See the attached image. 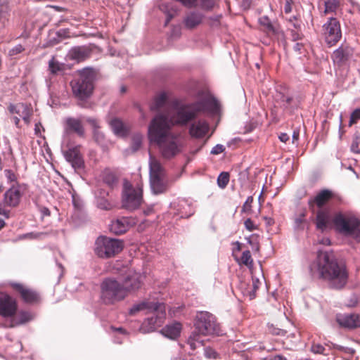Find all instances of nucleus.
<instances>
[{
	"label": "nucleus",
	"instance_id": "1",
	"mask_svg": "<svg viewBox=\"0 0 360 360\" xmlns=\"http://www.w3.org/2000/svg\"><path fill=\"white\" fill-rule=\"evenodd\" d=\"M148 139L155 144L165 159H171L181 152V144L177 134L171 131L168 118L159 115L148 127Z\"/></svg>",
	"mask_w": 360,
	"mask_h": 360
},
{
	"label": "nucleus",
	"instance_id": "2",
	"mask_svg": "<svg viewBox=\"0 0 360 360\" xmlns=\"http://www.w3.org/2000/svg\"><path fill=\"white\" fill-rule=\"evenodd\" d=\"M313 214L316 228L321 232L330 229L333 224L340 233L360 240V220L354 215L339 212L333 218L330 209H317Z\"/></svg>",
	"mask_w": 360,
	"mask_h": 360
},
{
	"label": "nucleus",
	"instance_id": "3",
	"mask_svg": "<svg viewBox=\"0 0 360 360\" xmlns=\"http://www.w3.org/2000/svg\"><path fill=\"white\" fill-rule=\"evenodd\" d=\"M317 267L320 277L328 281L331 288L340 290L346 285L348 276L345 267L338 263L333 252H319Z\"/></svg>",
	"mask_w": 360,
	"mask_h": 360
},
{
	"label": "nucleus",
	"instance_id": "4",
	"mask_svg": "<svg viewBox=\"0 0 360 360\" xmlns=\"http://www.w3.org/2000/svg\"><path fill=\"white\" fill-rule=\"evenodd\" d=\"M194 326L195 330L187 340V344L193 351L204 345L205 337L219 335L221 333L216 317L208 311L197 313Z\"/></svg>",
	"mask_w": 360,
	"mask_h": 360
},
{
	"label": "nucleus",
	"instance_id": "5",
	"mask_svg": "<svg viewBox=\"0 0 360 360\" xmlns=\"http://www.w3.org/2000/svg\"><path fill=\"white\" fill-rule=\"evenodd\" d=\"M217 108V103L214 99H202L188 104H180L176 105L170 116L169 123L185 126L190 122L194 120L198 113L206 110H215Z\"/></svg>",
	"mask_w": 360,
	"mask_h": 360
},
{
	"label": "nucleus",
	"instance_id": "6",
	"mask_svg": "<svg viewBox=\"0 0 360 360\" xmlns=\"http://www.w3.org/2000/svg\"><path fill=\"white\" fill-rule=\"evenodd\" d=\"M0 316L8 321V327L26 323L34 318L29 311H18L17 302L9 294H0Z\"/></svg>",
	"mask_w": 360,
	"mask_h": 360
},
{
	"label": "nucleus",
	"instance_id": "7",
	"mask_svg": "<svg viewBox=\"0 0 360 360\" xmlns=\"http://www.w3.org/2000/svg\"><path fill=\"white\" fill-rule=\"evenodd\" d=\"M74 96L80 101L89 98L94 90V74L89 70H83L71 83Z\"/></svg>",
	"mask_w": 360,
	"mask_h": 360
},
{
	"label": "nucleus",
	"instance_id": "8",
	"mask_svg": "<svg viewBox=\"0 0 360 360\" xmlns=\"http://www.w3.org/2000/svg\"><path fill=\"white\" fill-rule=\"evenodd\" d=\"M123 247L121 240L100 236L96 241L95 252L101 258H110L120 253Z\"/></svg>",
	"mask_w": 360,
	"mask_h": 360
},
{
	"label": "nucleus",
	"instance_id": "9",
	"mask_svg": "<svg viewBox=\"0 0 360 360\" xmlns=\"http://www.w3.org/2000/svg\"><path fill=\"white\" fill-rule=\"evenodd\" d=\"M142 195L141 187L134 188L129 182H124L122 191L123 207L130 210L138 208L142 202Z\"/></svg>",
	"mask_w": 360,
	"mask_h": 360
},
{
	"label": "nucleus",
	"instance_id": "10",
	"mask_svg": "<svg viewBox=\"0 0 360 360\" xmlns=\"http://www.w3.org/2000/svg\"><path fill=\"white\" fill-rule=\"evenodd\" d=\"M323 34L325 41L328 46L335 45L342 37L339 20L333 17L329 18L323 25Z\"/></svg>",
	"mask_w": 360,
	"mask_h": 360
},
{
	"label": "nucleus",
	"instance_id": "11",
	"mask_svg": "<svg viewBox=\"0 0 360 360\" xmlns=\"http://www.w3.org/2000/svg\"><path fill=\"white\" fill-rule=\"evenodd\" d=\"M153 313H155V316L146 319L140 327V330L143 333L153 332L158 327L162 325L166 317L165 304L160 303V309L154 310Z\"/></svg>",
	"mask_w": 360,
	"mask_h": 360
},
{
	"label": "nucleus",
	"instance_id": "12",
	"mask_svg": "<svg viewBox=\"0 0 360 360\" xmlns=\"http://www.w3.org/2000/svg\"><path fill=\"white\" fill-rule=\"evenodd\" d=\"M333 196L332 191L328 189L321 191L315 197L309 200L308 205L310 211L312 213H315L317 209H328L324 206Z\"/></svg>",
	"mask_w": 360,
	"mask_h": 360
},
{
	"label": "nucleus",
	"instance_id": "13",
	"mask_svg": "<svg viewBox=\"0 0 360 360\" xmlns=\"http://www.w3.org/2000/svg\"><path fill=\"white\" fill-rule=\"evenodd\" d=\"M335 320L344 328L354 329L360 327V315L357 314H338Z\"/></svg>",
	"mask_w": 360,
	"mask_h": 360
},
{
	"label": "nucleus",
	"instance_id": "14",
	"mask_svg": "<svg viewBox=\"0 0 360 360\" xmlns=\"http://www.w3.org/2000/svg\"><path fill=\"white\" fill-rule=\"evenodd\" d=\"M8 109L11 114L18 115L26 124H30V117L32 115V108L30 105L23 103H18L10 104Z\"/></svg>",
	"mask_w": 360,
	"mask_h": 360
},
{
	"label": "nucleus",
	"instance_id": "15",
	"mask_svg": "<svg viewBox=\"0 0 360 360\" xmlns=\"http://www.w3.org/2000/svg\"><path fill=\"white\" fill-rule=\"evenodd\" d=\"M150 185L153 193L159 195L165 193L169 190L170 182L167 176H155L150 178Z\"/></svg>",
	"mask_w": 360,
	"mask_h": 360
},
{
	"label": "nucleus",
	"instance_id": "16",
	"mask_svg": "<svg viewBox=\"0 0 360 360\" xmlns=\"http://www.w3.org/2000/svg\"><path fill=\"white\" fill-rule=\"evenodd\" d=\"M64 130L67 134L75 133L80 137H83L85 134L82 120L72 117L65 119Z\"/></svg>",
	"mask_w": 360,
	"mask_h": 360
},
{
	"label": "nucleus",
	"instance_id": "17",
	"mask_svg": "<svg viewBox=\"0 0 360 360\" xmlns=\"http://www.w3.org/2000/svg\"><path fill=\"white\" fill-rule=\"evenodd\" d=\"M79 146L70 148L65 153V158L75 169H82L84 167V160L80 153Z\"/></svg>",
	"mask_w": 360,
	"mask_h": 360
},
{
	"label": "nucleus",
	"instance_id": "18",
	"mask_svg": "<svg viewBox=\"0 0 360 360\" xmlns=\"http://www.w3.org/2000/svg\"><path fill=\"white\" fill-rule=\"evenodd\" d=\"M22 197L20 188L18 186H13L4 194V203L9 207H16Z\"/></svg>",
	"mask_w": 360,
	"mask_h": 360
},
{
	"label": "nucleus",
	"instance_id": "19",
	"mask_svg": "<svg viewBox=\"0 0 360 360\" xmlns=\"http://www.w3.org/2000/svg\"><path fill=\"white\" fill-rule=\"evenodd\" d=\"M352 49L347 45H342L332 55L333 60L338 65H342L348 60L352 55Z\"/></svg>",
	"mask_w": 360,
	"mask_h": 360
},
{
	"label": "nucleus",
	"instance_id": "20",
	"mask_svg": "<svg viewBox=\"0 0 360 360\" xmlns=\"http://www.w3.org/2000/svg\"><path fill=\"white\" fill-rule=\"evenodd\" d=\"M209 128V124L206 121L198 120L191 124L189 134L191 137L201 139L208 132Z\"/></svg>",
	"mask_w": 360,
	"mask_h": 360
},
{
	"label": "nucleus",
	"instance_id": "21",
	"mask_svg": "<svg viewBox=\"0 0 360 360\" xmlns=\"http://www.w3.org/2000/svg\"><path fill=\"white\" fill-rule=\"evenodd\" d=\"M160 302L142 301L134 304L129 310V314L134 315L136 313L143 311L146 314L153 312L154 310L160 309Z\"/></svg>",
	"mask_w": 360,
	"mask_h": 360
},
{
	"label": "nucleus",
	"instance_id": "22",
	"mask_svg": "<svg viewBox=\"0 0 360 360\" xmlns=\"http://www.w3.org/2000/svg\"><path fill=\"white\" fill-rule=\"evenodd\" d=\"M276 100L285 110L292 111L294 108L297 106V101L292 95L288 92L278 91L276 95Z\"/></svg>",
	"mask_w": 360,
	"mask_h": 360
},
{
	"label": "nucleus",
	"instance_id": "23",
	"mask_svg": "<svg viewBox=\"0 0 360 360\" xmlns=\"http://www.w3.org/2000/svg\"><path fill=\"white\" fill-rule=\"evenodd\" d=\"M181 328V324L179 322L174 321L166 325L160 333L169 339L176 340L180 336Z\"/></svg>",
	"mask_w": 360,
	"mask_h": 360
},
{
	"label": "nucleus",
	"instance_id": "24",
	"mask_svg": "<svg viewBox=\"0 0 360 360\" xmlns=\"http://www.w3.org/2000/svg\"><path fill=\"white\" fill-rule=\"evenodd\" d=\"M204 15L196 11L189 12L184 18V23L188 29H193L198 26L202 22Z\"/></svg>",
	"mask_w": 360,
	"mask_h": 360
},
{
	"label": "nucleus",
	"instance_id": "25",
	"mask_svg": "<svg viewBox=\"0 0 360 360\" xmlns=\"http://www.w3.org/2000/svg\"><path fill=\"white\" fill-rule=\"evenodd\" d=\"M150 178L158 176H167L166 171L159 160L150 155L149 159Z\"/></svg>",
	"mask_w": 360,
	"mask_h": 360
},
{
	"label": "nucleus",
	"instance_id": "26",
	"mask_svg": "<svg viewBox=\"0 0 360 360\" xmlns=\"http://www.w3.org/2000/svg\"><path fill=\"white\" fill-rule=\"evenodd\" d=\"M129 227V219L126 217L119 218L112 221L110 230L116 235H121L127 232Z\"/></svg>",
	"mask_w": 360,
	"mask_h": 360
},
{
	"label": "nucleus",
	"instance_id": "27",
	"mask_svg": "<svg viewBox=\"0 0 360 360\" xmlns=\"http://www.w3.org/2000/svg\"><path fill=\"white\" fill-rule=\"evenodd\" d=\"M69 54L71 59L80 62L90 57L91 50L86 46H77L72 48Z\"/></svg>",
	"mask_w": 360,
	"mask_h": 360
},
{
	"label": "nucleus",
	"instance_id": "28",
	"mask_svg": "<svg viewBox=\"0 0 360 360\" xmlns=\"http://www.w3.org/2000/svg\"><path fill=\"white\" fill-rule=\"evenodd\" d=\"M141 285V282L139 277L136 275H134L125 279V281L122 284V290L126 292L136 291L140 289Z\"/></svg>",
	"mask_w": 360,
	"mask_h": 360
},
{
	"label": "nucleus",
	"instance_id": "29",
	"mask_svg": "<svg viewBox=\"0 0 360 360\" xmlns=\"http://www.w3.org/2000/svg\"><path fill=\"white\" fill-rule=\"evenodd\" d=\"M101 289L106 292H119L122 290V286L114 278H106L101 284Z\"/></svg>",
	"mask_w": 360,
	"mask_h": 360
},
{
	"label": "nucleus",
	"instance_id": "30",
	"mask_svg": "<svg viewBox=\"0 0 360 360\" xmlns=\"http://www.w3.org/2000/svg\"><path fill=\"white\" fill-rule=\"evenodd\" d=\"M103 181L111 188H114L118 184V178L110 169H106L102 173Z\"/></svg>",
	"mask_w": 360,
	"mask_h": 360
},
{
	"label": "nucleus",
	"instance_id": "31",
	"mask_svg": "<svg viewBox=\"0 0 360 360\" xmlns=\"http://www.w3.org/2000/svg\"><path fill=\"white\" fill-rule=\"evenodd\" d=\"M166 101L167 96L165 93H160L155 97L153 103L150 105V110L153 111L159 110L165 105Z\"/></svg>",
	"mask_w": 360,
	"mask_h": 360
},
{
	"label": "nucleus",
	"instance_id": "32",
	"mask_svg": "<svg viewBox=\"0 0 360 360\" xmlns=\"http://www.w3.org/2000/svg\"><path fill=\"white\" fill-rule=\"evenodd\" d=\"M49 69L52 74H57L65 70V64L59 63L53 57L49 62Z\"/></svg>",
	"mask_w": 360,
	"mask_h": 360
},
{
	"label": "nucleus",
	"instance_id": "33",
	"mask_svg": "<svg viewBox=\"0 0 360 360\" xmlns=\"http://www.w3.org/2000/svg\"><path fill=\"white\" fill-rule=\"evenodd\" d=\"M110 127L114 131V133L117 135H123L124 134V127L122 122L119 119H113L110 121Z\"/></svg>",
	"mask_w": 360,
	"mask_h": 360
},
{
	"label": "nucleus",
	"instance_id": "34",
	"mask_svg": "<svg viewBox=\"0 0 360 360\" xmlns=\"http://www.w3.org/2000/svg\"><path fill=\"white\" fill-rule=\"evenodd\" d=\"M340 3L338 0H326L324 1L325 9L323 13L325 15L335 12L339 7Z\"/></svg>",
	"mask_w": 360,
	"mask_h": 360
},
{
	"label": "nucleus",
	"instance_id": "35",
	"mask_svg": "<svg viewBox=\"0 0 360 360\" xmlns=\"http://www.w3.org/2000/svg\"><path fill=\"white\" fill-rule=\"evenodd\" d=\"M124 296L123 294H103L102 300L105 303H114L116 301L123 300Z\"/></svg>",
	"mask_w": 360,
	"mask_h": 360
},
{
	"label": "nucleus",
	"instance_id": "36",
	"mask_svg": "<svg viewBox=\"0 0 360 360\" xmlns=\"http://www.w3.org/2000/svg\"><path fill=\"white\" fill-rule=\"evenodd\" d=\"M259 22L262 25L266 27L267 32L271 33L272 32L276 31V27L273 25L268 17L263 16L260 18Z\"/></svg>",
	"mask_w": 360,
	"mask_h": 360
},
{
	"label": "nucleus",
	"instance_id": "37",
	"mask_svg": "<svg viewBox=\"0 0 360 360\" xmlns=\"http://www.w3.org/2000/svg\"><path fill=\"white\" fill-rule=\"evenodd\" d=\"M143 136L141 134H135L132 138L131 149L132 152H136L141 146Z\"/></svg>",
	"mask_w": 360,
	"mask_h": 360
},
{
	"label": "nucleus",
	"instance_id": "38",
	"mask_svg": "<svg viewBox=\"0 0 360 360\" xmlns=\"http://www.w3.org/2000/svg\"><path fill=\"white\" fill-rule=\"evenodd\" d=\"M229 181V174L228 172H221L217 178V184L219 188H224Z\"/></svg>",
	"mask_w": 360,
	"mask_h": 360
},
{
	"label": "nucleus",
	"instance_id": "39",
	"mask_svg": "<svg viewBox=\"0 0 360 360\" xmlns=\"http://www.w3.org/2000/svg\"><path fill=\"white\" fill-rule=\"evenodd\" d=\"M24 302L28 304L37 303L40 298L39 294H21Z\"/></svg>",
	"mask_w": 360,
	"mask_h": 360
},
{
	"label": "nucleus",
	"instance_id": "40",
	"mask_svg": "<svg viewBox=\"0 0 360 360\" xmlns=\"http://www.w3.org/2000/svg\"><path fill=\"white\" fill-rule=\"evenodd\" d=\"M200 1V8H202V10H205V11H210L212 10L216 3H217V0H198Z\"/></svg>",
	"mask_w": 360,
	"mask_h": 360
},
{
	"label": "nucleus",
	"instance_id": "41",
	"mask_svg": "<svg viewBox=\"0 0 360 360\" xmlns=\"http://www.w3.org/2000/svg\"><path fill=\"white\" fill-rule=\"evenodd\" d=\"M240 262L243 264L245 266H252L253 263V260L251 257L250 252L249 250L244 251L242 254Z\"/></svg>",
	"mask_w": 360,
	"mask_h": 360
},
{
	"label": "nucleus",
	"instance_id": "42",
	"mask_svg": "<svg viewBox=\"0 0 360 360\" xmlns=\"http://www.w3.org/2000/svg\"><path fill=\"white\" fill-rule=\"evenodd\" d=\"M351 150L352 152L356 153H360V134L356 133L354 138L351 145Z\"/></svg>",
	"mask_w": 360,
	"mask_h": 360
},
{
	"label": "nucleus",
	"instance_id": "43",
	"mask_svg": "<svg viewBox=\"0 0 360 360\" xmlns=\"http://www.w3.org/2000/svg\"><path fill=\"white\" fill-rule=\"evenodd\" d=\"M13 290L17 292H32V290L21 283H13L11 284Z\"/></svg>",
	"mask_w": 360,
	"mask_h": 360
},
{
	"label": "nucleus",
	"instance_id": "44",
	"mask_svg": "<svg viewBox=\"0 0 360 360\" xmlns=\"http://www.w3.org/2000/svg\"><path fill=\"white\" fill-rule=\"evenodd\" d=\"M253 202V197L249 196L245 203L243 205L242 207V212L246 213V214H251L252 213V203Z\"/></svg>",
	"mask_w": 360,
	"mask_h": 360
},
{
	"label": "nucleus",
	"instance_id": "45",
	"mask_svg": "<svg viewBox=\"0 0 360 360\" xmlns=\"http://www.w3.org/2000/svg\"><path fill=\"white\" fill-rule=\"evenodd\" d=\"M101 199L98 202V206L99 208L103 210H110L112 207L111 204L108 202V200H105L103 198L104 194L101 192L100 193Z\"/></svg>",
	"mask_w": 360,
	"mask_h": 360
},
{
	"label": "nucleus",
	"instance_id": "46",
	"mask_svg": "<svg viewBox=\"0 0 360 360\" xmlns=\"http://www.w3.org/2000/svg\"><path fill=\"white\" fill-rule=\"evenodd\" d=\"M359 120H360V108H357L352 112L349 126L351 127L354 124L356 123Z\"/></svg>",
	"mask_w": 360,
	"mask_h": 360
},
{
	"label": "nucleus",
	"instance_id": "47",
	"mask_svg": "<svg viewBox=\"0 0 360 360\" xmlns=\"http://www.w3.org/2000/svg\"><path fill=\"white\" fill-rule=\"evenodd\" d=\"M204 354L207 359H216L217 353L211 347H207L204 349Z\"/></svg>",
	"mask_w": 360,
	"mask_h": 360
},
{
	"label": "nucleus",
	"instance_id": "48",
	"mask_svg": "<svg viewBox=\"0 0 360 360\" xmlns=\"http://www.w3.org/2000/svg\"><path fill=\"white\" fill-rule=\"evenodd\" d=\"M245 227L250 231L257 229V226L255 225L251 219H247L244 222Z\"/></svg>",
	"mask_w": 360,
	"mask_h": 360
},
{
	"label": "nucleus",
	"instance_id": "49",
	"mask_svg": "<svg viewBox=\"0 0 360 360\" xmlns=\"http://www.w3.org/2000/svg\"><path fill=\"white\" fill-rule=\"evenodd\" d=\"M358 302V297L356 294H352L348 302L345 303V306L349 307H353L356 305Z\"/></svg>",
	"mask_w": 360,
	"mask_h": 360
},
{
	"label": "nucleus",
	"instance_id": "50",
	"mask_svg": "<svg viewBox=\"0 0 360 360\" xmlns=\"http://www.w3.org/2000/svg\"><path fill=\"white\" fill-rule=\"evenodd\" d=\"M224 150L225 148L223 145L217 144L212 149L211 153L213 155H219Z\"/></svg>",
	"mask_w": 360,
	"mask_h": 360
},
{
	"label": "nucleus",
	"instance_id": "51",
	"mask_svg": "<svg viewBox=\"0 0 360 360\" xmlns=\"http://www.w3.org/2000/svg\"><path fill=\"white\" fill-rule=\"evenodd\" d=\"M311 351L316 354H324L325 348L319 344L314 345L311 347Z\"/></svg>",
	"mask_w": 360,
	"mask_h": 360
},
{
	"label": "nucleus",
	"instance_id": "52",
	"mask_svg": "<svg viewBox=\"0 0 360 360\" xmlns=\"http://www.w3.org/2000/svg\"><path fill=\"white\" fill-rule=\"evenodd\" d=\"M290 35L293 41L299 40L302 37V34L296 30H290Z\"/></svg>",
	"mask_w": 360,
	"mask_h": 360
},
{
	"label": "nucleus",
	"instance_id": "53",
	"mask_svg": "<svg viewBox=\"0 0 360 360\" xmlns=\"http://www.w3.org/2000/svg\"><path fill=\"white\" fill-rule=\"evenodd\" d=\"M86 122H88L89 124H91V126L94 128V129H97L98 128V121L96 119L94 118V117H86L85 119Z\"/></svg>",
	"mask_w": 360,
	"mask_h": 360
},
{
	"label": "nucleus",
	"instance_id": "54",
	"mask_svg": "<svg viewBox=\"0 0 360 360\" xmlns=\"http://www.w3.org/2000/svg\"><path fill=\"white\" fill-rule=\"evenodd\" d=\"M6 176L10 181H15L16 176L14 172L10 169L5 170Z\"/></svg>",
	"mask_w": 360,
	"mask_h": 360
},
{
	"label": "nucleus",
	"instance_id": "55",
	"mask_svg": "<svg viewBox=\"0 0 360 360\" xmlns=\"http://www.w3.org/2000/svg\"><path fill=\"white\" fill-rule=\"evenodd\" d=\"M271 34L276 36L278 39H285L284 32L282 30H281L278 27H276V31L272 32Z\"/></svg>",
	"mask_w": 360,
	"mask_h": 360
},
{
	"label": "nucleus",
	"instance_id": "56",
	"mask_svg": "<svg viewBox=\"0 0 360 360\" xmlns=\"http://www.w3.org/2000/svg\"><path fill=\"white\" fill-rule=\"evenodd\" d=\"M304 217L305 214L302 213L300 217L295 219V222L297 227H300L303 224V222L304 221Z\"/></svg>",
	"mask_w": 360,
	"mask_h": 360
},
{
	"label": "nucleus",
	"instance_id": "57",
	"mask_svg": "<svg viewBox=\"0 0 360 360\" xmlns=\"http://www.w3.org/2000/svg\"><path fill=\"white\" fill-rule=\"evenodd\" d=\"M110 329H111V330L112 332L119 333H120L122 335H126L125 330L123 328H122V327L115 328V327L112 326L110 328Z\"/></svg>",
	"mask_w": 360,
	"mask_h": 360
},
{
	"label": "nucleus",
	"instance_id": "58",
	"mask_svg": "<svg viewBox=\"0 0 360 360\" xmlns=\"http://www.w3.org/2000/svg\"><path fill=\"white\" fill-rule=\"evenodd\" d=\"M304 49V45L302 43H296L294 46L295 51L302 53V50Z\"/></svg>",
	"mask_w": 360,
	"mask_h": 360
},
{
	"label": "nucleus",
	"instance_id": "59",
	"mask_svg": "<svg viewBox=\"0 0 360 360\" xmlns=\"http://www.w3.org/2000/svg\"><path fill=\"white\" fill-rule=\"evenodd\" d=\"M251 0H241V6L243 9H248L251 5Z\"/></svg>",
	"mask_w": 360,
	"mask_h": 360
},
{
	"label": "nucleus",
	"instance_id": "60",
	"mask_svg": "<svg viewBox=\"0 0 360 360\" xmlns=\"http://www.w3.org/2000/svg\"><path fill=\"white\" fill-rule=\"evenodd\" d=\"M278 138L283 143H286L289 140V136L286 133L281 134Z\"/></svg>",
	"mask_w": 360,
	"mask_h": 360
},
{
	"label": "nucleus",
	"instance_id": "61",
	"mask_svg": "<svg viewBox=\"0 0 360 360\" xmlns=\"http://www.w3.org/2000/svg\"><path fill=\"white\" fill-rule=\"evenodd\" d=\"M259 284H262V282L259 281L258 279L253 280V291L255 292L256 291L259 290Z\"/></svg>",
	"mask_w": 360,
	"mask_h": 360
},
{
	"label": "nucleus",
	"instance_id": "62",
	"mask_svg": "<svg viewBox=\"0 0 360 360\" xmlns=\"http://www.w3.org/2000/svg\"><path fill=\"white\" fill-rule=\"evenodd\" d=\"M300 136V131L299 130H294L292 134V142L297 141Z\"/></svg>",
	"mask_w": 360,
	"mask_h": 360
},
{
	"label": "nucleus",
	"instance_id": "63",
	"mask_svg": "<svg viewBox=\"0 0 360 360\" xmlns=\"http://www.w3.org/2000/svg\"><path fill=\"white\" fill-rule=\"evenodd\" d=\"M22 51H24V48L22 45H18L13 49V52L14 53H21Z\"/></svg>",
	"mask_w": 360,
	"mask_h": 360
},
{
	"label": "nucleus",
	"instance_id": "64",
	"mask_svg": "<svg viewBox=\"0 0 360 360\" xmlns=\"http://www.w3.org/2000/svg\"><path fill=\"white\" fill-rule=\"evenodd\" d=\"M72 198H73V205H74V206L77 209L80 210L81 207H82L81 203L76 200V198H75V197L74 195L72 196Z\"/></svg>",
	"mask_w": 360,
	"mask_h": 360
}]
</instances>
